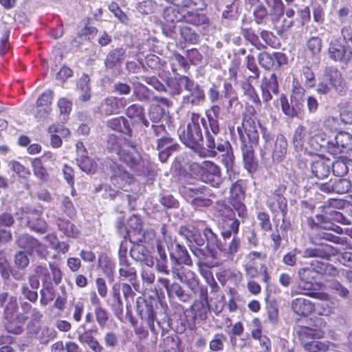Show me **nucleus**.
<instances>
[{"label":"nucleus","instance_id":"nucleus-1","mask_svg":"<svg viewBox=\"0 0 352 352\" xmlns=\"http://www.w3.org/2000/svg\"><path fill=\"white\" fill-rule=\"evenodd\" d=\"M220 112V107L216 104L205 111V116L198 112H189L186 128L179 135L181 141L192 149L198 148L204 141V133L206 147L213 148L215 137L221 132Z\"/></svg>","mask_w":352,"mask_h":352},{"label":"nucleus","instance_id":"nucleus-2","mask_svg":"<svg viewBox=\"0 0 352 352\" xmlns=\"http://www.w3.org/2000/svg\"><path fill=\"white\" fill-rule=\"evenodd\" d=\"M107 148L109 152L116 153L119 160L128 166L136 175H150L151 172V162L142 157L131 141L111 134L107 140Z\"/></svg>","mask_w":352,"mask_h":352},{"label":"nucleus","instance_id":"nucleus-3","mask_svg":"<svg viewBox=\"0 0 352 352\" xmlns=\"http://www.w3.org/2000/svg\"><path fill=\"white\" fill-rule=\"evenodd\" d=\"M331 89L340 96H346L349 91L348 83L343 74L337 67L334 66L325 67L316 91L320 94H327Z\"/></svg>","mask_w":352,"mask_h":352},{"label":"nucleus","instance_id":"nucleus-4","mask_svg":"<svg viewBox=\"0 0 352 352\" xmlns=\"http://www.w3.org/2000/svg\"><path fill=\"white\" fill-rule=\"evenodd\" d=\"M203 234L207 241V247L217 252V254L224 258L226 261L232 260L241 248V241L238 236H233L227 244L226 241H221L209 227L204 228Z\"/></svg>","mask_w":352,"mask_h":352},{"label":"nucleus","instance_id":"nucleus-5","mask_svg":"<svg viewBox=\"0 0 352 352\" xmlns=\"http://www.w3.org/2000/svg\"><path fill=\"white\" fill-rule=\"evenodd\" d=\"M305 95V89L298 79L293 77L290 96L291 104L284 94H281L279 97L280 104L284 114L290 118L297 116L304 106Z\"/></svg>","mask_w":352,"mask_h":352},{"label":"nucleus","instance_id":"nucleus-6","mask_svg":"<svg viewBox=\"0 0 352 352\" xmlns=\"http://www.w3.org/2000/svg\"><path fill=\"white\" fill-rule=\"evenodd\" d=\"M189 170L201 182L212 187L218 188L221 183V168L212 161L192 162L189 166Z\"/></svg>","mask_w":352,"mask_h":352},{"label":"nucleus","instance_id":"nucleus-7","mask_svg":"<svg viewBox=\"0 0 352 352\" xmlns=\"http://www.w3.org/2000/svg\"><path fill=\"white\" fill-rule=\"evenodd\" d=\"M182 192L186 198L190 199V205L197 210L212 206L213 204L212 199L215 197L212 190L204 185L198 186H182Z\"/></svg>","mask_w":352,"mask_h":352},{"label":"nucleus","instance_id":"nucleus-8","mask_svg":"<svg viewBox=\"0 0 352 352\" xmlns=\"http://www.w3.org/2000/svg\"><path fill=\"white\" fill-rule=\"evenodd\" d=\"M139 315L142 318L143 316L144 309H139ZM145 320L152 332H155V322H157L158 327L162 330V333H167L171 329V318H170L166 310L162 309L159 312L154 310L151 303L145 301Z\"/></svg>","mask_w":352,"mask_h":352},{"label":"nucleus","instance_id":"nucleus-9","mask_svg":"<svg viewBox=\"0 0 352 352\" xmlns=\"http://www.w3.org/2000/svg\"><path fill=\"white\" fill-rule=\"evenodd\" d=\"M245 191V181L241 179L232 183L229 189L228 203L236 211L238 217L242 219L248 217V208L244 203Z\"/></svg>","mask_w":352,"mask_h":352},{"label":"nucleus","instance_id":"nucleus-10","mask_svg":"<svg viewBox=\"0 0 352 352\" xmlns=\"http://www.w3.org/2000/svg\"><path fill=\"white\" fill-rule=\"evenodd\" d=\"M261 107L246 104L245 112L243 114L242 123L241 126L236 128L238 135H239V130L240 129L244 135H247L248 139L253 143H256L259 140L255 120L257 111H260Z\"/></svg>","mask_w":352,"mask_h":352},{"label":"nucleus","instance_id":"nucleus-11","mask_svg":"<svg viewBox=\"0 0 352 352\" xmlns=\"http://www.w3.org/2000/svg\"><path fill=\"white\" fill-rule=\"evenodd\" d=\"M239 139L241 143V150L243 157V166L248 173L250 174L255 173L258 168V161L255 155L254 147L258 144V142L253 143L248 139L247 135H244L239 129Z\"/></svg>","mask_w":352,"mask_h":352},{"label":"nucleus","instance_id":"nucleus-12","mask_svg":"<svg viewBox=\"0 0 352 352\" xmlns=\"http://www.w3.org/2000/svg\"><path fill=\"white\" fill-rule=\"evenodd\" d=\"M327 151L333 156L345 153L352 162V135L345 131L338 132L334 139L327 143Z\"/></svg>","mask_w":352,"mask_h":352},{"label":"nucleus","instance_id":"nucleus-13","mask_svg":"<svg viewBox=\"0 0 352 352\" xmlns=\"http://www.w3.org/2000/svg\"><path fill=\"white\" fill-rule=\"evenodd\" d=\"M287 187L284 184L278 185L274 192L266 199V206L272 214L280 212L282 214L283 223L285 222L287 213V200L284 197Z\"/></svg>","mask_w":352,"mask_h":352},{"label":"nucleus","instance_id":"nucleus-14","mask_svg":"<svg viewBox=\"0 0 352 352\" xmlns=\"http://www.w3.org/2000/svg\"><path fill=\"white\" fill-rule=\"evenodd\" d=\"M328 54L331 60L346 65L352 60V49L339 38L333 39L330 41Z\"/></svg>","mask_w":352,"mask_h":352},{"label":"nucleus","instance_id":"nucleus-15","mask_svg":"<svg viewBox=\"0 0 352 352\" xmlns=\"http://www.w3.org/2000/svg\"><path fill=\"white\" fill-rule=\"evenodd\" d=\"M199 299L194 300L190 307L194 319L205 321L210 311L208 288L205 285L199 287Z\"/></svg>","mask_w":352,"mask_h":352},{"label":"nucleus","instance_id":"nucleus-16","mask_svg":"<svg viewBox=\"0 0 352 352\" xmlns=\"http://www.w3.org/2000/svg\"><path fill=\"white\" fill-rule=\"evenodd\" d=\"M126 104L127 100L124 97L107 96L97 107V113L104 116L119 114Z\"/></svg>","mask_w":352,"mask_h":352},{"label":"nucleus","instance_id":"nucleus-17","mask_svg":"<svg viewBox=\"0 0 352 352\" xmlns=\"http://www.w3.org/2000/svg\"><path fill=\"white\" fill-rule=\"evenodd\" d=\"M203 246H190V249L193 255L198 259L197 266L204 265L207 267H215L221 265L223 262L226 261L224 258L219 256L215 251L209 249L208 256Z\"/></svg>","mask_w":352,"mask_h":352},{"label":"nucleus","instance_id":"nucleus-18","mask_svg":"<svg viewBox=\"0 0 352 352\" xmlns=\"http://www.w3.org/2000/svg\"><path fill=\"white\" fill-rule=\"evenodd\" d=\"M183 14L179 8L175 6L166 7L163 12L164 21L162 22V31L168 36H171L175 32L176 23L182 21Z\"/></svg>","mask_w":352,"mask_h":352},{"label":"nucleus","instance_id":"nucleus-19","mask_svg":"<svg viewBox=\"0 0 352 352\" xmlns=\"http://www.w3.org/2000/svg\"><path fill=\"white\" fill-rule=\"evenodd\" d=\"M320 131V126L317 123H314L309 129L307 144L311 153L318 154L322 152L327 148V143L329 142L326 140V134Z\"/></svg>","mask_w":352,"mask_h":352},{"label":"nucleus","instance_id":"nucleus-20","mask_svg":"<svg viewBox=\"0 0 352 352\" xmlns=\"http://www.w3.org/2000/svg\"><path fill=\"white\" fill-rule=\"evenodd\" d=\"M110 182L118 188L122 189L126 185H129L134 182V177L132 174L126 170L123 166L116 162H113L109 167Z\"/></svg>","mask_w":352,"mask_h":352},{"label":"nucleus","instance_id":"nucleus-21","mask_svg":"<svg viewBox=\"0 0 352 352\" xmlns=\"http://www.w3.org/2000/svg\"><path fill=\"white\" fill-rule=\"evenodd\" d=\"M171 272L173 276L185 283L193 293L199 292V287L202 285L199 284V278L193 271L185 269L183 266H173Z\"/></svg>","mask_w":352,"mask_h":352},{"label":"nucleus","instance_id":"nucleus-22","mask_svg":"<svg viewBox=\"0 0 352 352\" xmlns=\"http://www.w3.org/2000/svg\"><path fill=\"white\" fill-rule=\"evenodd\" d=\"M318 188L327 194H344L352 191V183L351 180L344 178L330 179L327 182L320 184Z\"/></svg>","mask_w":352,"mask_h":352},{"label":"nucleus","instance_id":"nucleus-23","mask_svg":"<svg viewBox=\"0 0 352 352\" xmlns=\"http://www.w3.org/2000/svg\"><path fill=\"white\" fill-rule=\"evenodd\" d=\"M180 148L178 143L174 142V139L169 133L157 139L156 149L159 151V158L162 162H165L169 156Z\"/></svg>","mask_w":352,"mask_h":352},{"label":"nucleus","instance_id":"nucleus-24","mask_svg":"<svg viewBox=\"0 0 352 352\" xmlns=\"http://www.w3.org/2000/svg\"><path fill=\"white\" fill-rule=\"evenodd\" d=\"M54 92L51 89L43 91L37 98L33 114L36 118L47 117L52 111Z\"/></svg>","mask_w":352,"mask_h":352},{"label":"nucleus","instance_id":"nucleus-25","mask_svg":"<svg viewBox=\"0 0 352 352\" xmlns=\"http://www.w3.org/2000/svg\"><path fill=\"white\" fill-rule=\"evenodd\" d=\"M157 283L161 288L166 289L168 297L177 296L178 299L183 302H188L191 296L186 293L182 285L177 283H173L170 284V281L168 278L165 277H159L157 279Z\"/></svg>","mask_w":352,"mask_h":352},{"label":"nucleus","instance_id":"nucleus-26","mask_svg":"<svg viewBox=\"0 0 352 352\" xmlns=\"http://www.w3.org/2000/svg\"><path fill=\"white\" fill-rule=\"evenodd\" d=\"M126 57V50L123 47L112 49L107 53L104 60V67L107 70L120 71Z\"/></svg>","mask_w":352,"mask_h":352},{"label":"nucleus","instance_id":"nucleus-27","mask_svg":"<svg viewBox=\"0 0 352 352\" xmlns=\"http://www.w3.org/2000/svg\"><path fill=\"white\" fill-rule=\"evenodd\" d=\"M296 294H303L314 298L320 299L322 301L320 304H318L317 306H320L322 310H319L318 314L320 315L327 316L330 313L329 306L328 302L329 301V296L324 292H313L312 288L310 287H298L296 290L293 291Z\"/></svg>","mask_w":352,"mask_h":352},{"label":"nucleus","instance_id":"nucleus-28","mask_svg":"<svg viewBox=\"0 0 352 352\" xmlns=\"http://www.w3.org/2000/svg\"><path fill=\"white\" fill-rule=\"evenodd\" d=\"M337 254L338 249L327 243H320L315 248H306L304 251L305 257H319L327 261Z\"/></svg>","mask_w":352,"mask_h":352},{"label":"nucleus","instance_id":"nucleus-29","mask_svg":"<svg viewBox=\"0 0 352 352\" xmlns=\"http://www.w3.org/2000/svg\"><path fill=\"white\" fill-rule=\"evenodd\" d=\"M261 95L264 102H268L272 99L273 94L278 92V82L275 74H272L269 78L263 76L260 85Z\"/></svg>","mask_w":352,"mask_h":352},{"label":"nucleus","instance_id":"nucleus-30","mask_svg":"<svg viewBox=\"0 0 352 352\" xmlns=\"http://www.w3.org/2000/svg\"><path fill=\"white\" fill-rule=\"evenodd\" d=\"M292 311L301 317H307L314 313L316 305L311 300L304 298H296L291 302Z\"/></svg>","mask_w":352,"mask_h":352},{"label":"nucleus","instance_id":"nucleus-31","mask_svg":"<svg viewBox=\"0 0 352 352\" xmlns=\"http://www.w3.org/2000/svg\"><path fill=\"white\" fill-rule=\"evenodd\" d=\"M271 148H272V161L275 163L282 162L287 153V141L286 138L282 134H278L276 136L273 147Z\"/></svg>","mask_w":352,"mask_h":352},{"label":"nucleus","instance_id":"nucleus-32","mask_svg":"<svg viewBox=\"0 0 352 352\" xmlns=\"http://www.w3.org/2000/svg\"><path fill=\"white\" fill-rule=\"evenodd\" d=\"M217 278L223 286L228 283L229 286L239 287L243 280V274L240 271L230 270L217 273Z\"/></svg>","mask_w":352,"mask_h":352},{"label":"nucleus","instance_id":"nucleus-33","mask_svg":"<svg viewBox=\"0 0 352 352\" xmlns=\"http://www.w3.org/2000/svg\"><path fill=\"white\" fill-rule=\"evenodd\" d=\"M312 174L320 179L326 178L330 172V160L318 155L316 160L311 162Z\"/></svg>","mask_w":352,"mask_h":352},{"label":"nucleus","instance_id":"nucleus-34","mask_svg":"<svg viewBox=\"0 0 352 352\" xmlns=\"http://www.w3.org/2000/svg\"><path fill=\"white\" fill-rule=\"evenodd\" d=\"M41 212L36 210L28 212L27 225L30 230L43 234L47 230V225L45 220L41 218Z\"/></svg>","mask_w":352,"mask_h":352},{"label":"nucleus","instance_id":"nucleus-35","mask_svg":"<svg viewBox=\"0 0 352 352\" xmlns=\"http://www.w3.org/2000/svg\"><path fill=\"white\" fill-rule=\"evenodd\" d=\"M170 256L171 260L177 266H182L183 264L190 267L193 264L188 250L179 243L175 245V249L173 252H170Z\"/></svg>","mask_w":352,"mask_h":352},{"label":"nucleus","instance_id":"nucleus-36","mask_svg":"<svg viewBox=\"0 0 352 352\" xmlns=\"http://www.w3.org/2000/svg\"><path fill=\"white\" fill-rule=\"evenodd\" d=\"M107 126L111 130L132 136L133 131L129 121L124 116H119L109 119L107 122Z\"/></svg>","mask_w":352,"mask_h":352},{"label":"nucleus","instance_id":"nucleus-37","mask_svg":"<svg viewBox=\"0 0 352 352\" xmlns=\"http://www.w3.org/2000/svg\"><path fill=\"white\" fill-rule=\"evenodd\" d=\"M125 114L129 118L141 122L145 127H148L150 125L149 121L145 116L144 108L141 104H132L129 105L125 110Z\"/></svg>","mask_w":352,"mask_h":352},{"label":"nucleus","instance_id":"nucleus-38","mask_svg":"<svg viewBox=\"0 0 352 352\" xmlns=\"http://www.w3.org/2000/svg\"><path fill=\"white\" fill-rule=\"evenodd\" d=\"M240 221L237 218L233 219L221 220V235L224 240L229 239L233 234V236H237L239 231Z\"/></svg>","mask_w":352,"mask_h":352},{"label":"nucleus","instance_id":"nucleus-39","mask_svg":"<svg viewBox=\"0 0 352 352\" xmlns=\"http://www.w3.org/2000/svg\"><path fill=\"white\" fill-rule=\"evenodd\" d=\"M297 335L300 342L305 343L310 339H320L324 337V332L318 329L311 328L307 326H300L297 330Z\"/></svg>","mask_w":352,"mask_h":352},{"label":"nucleus","instance_id":"nucleus-40","mask_svg":"<svg viewBox=\"0 0 352 352\" xmlns=\"http://www.w3.org/2000/svg\"><path fill=\"white\" fill-rule=\"evenodd\" d=\"M6 320L5 327L8 332L16 335L21 334L23 331V325L27 317L23 314H19L18 316L13 317V318H5Z\"/></svg>","mask_w":352,"mask_h":352},{"label":"nucleus","instance_id":"nucleus-41","mask_svg":"<svg viewBox=\"0 0 352 352\" xmlns=\"http://www.w3.org/2000/svg\"><path fill=\"white\" fill-rule=\"evenodd\" d=\"M216 204V211L221 221L224 219H233L236 218V211L230 204L228 205L226 203V200L217 201Z\"/></svg>","mask_w":352,"mask_h":352},{"label":"nucleus","instance_id":"nucleus-42","mask_svg":"<svg viewBox=\"0 0 352 352\" xmlns=\"http://www.w3.org/2000/svg\"><path fill=\"white\" fill-rule=\"evenodd\" d=\"M131 242L133 243L130 250L131 257L137 261L146 262L148 257V247L136 240H132Z\"/></svg>","mask_w":352,"mask_h":352},{"label":"nucleus","instance_id":"nucleus-43","mask_svg":"<svg viewBox=\"0 0 352 352\" xmlns=\"http://www.w3.org/2000/svg\"><path fill=\"white\" fill-rule=\"evenodd\" d=\"M182 22L199 26L208 23V19L206 14L199 13L197 11H188L183 14Z\"/></svg>","mask_w":352,"mask_h":352},{"label":"nucleus","instance_id":"nucleus-44","mask_svg":"<svg viewBox=\"0 0 352 352\" xmlns=\"http://www.w3.org/2000/svg\"><path fill=\"white\" fill-rule=\"evenodd\" d=\"M262 138L264 140L263 148L260 149V156L264 158L267 151L270 150L275 141L274 135L266 127L259 124Z\"/></svg>","mask_w":352,"mask_h":352},{"label":"nucleus","instance_id":"nucleus-45","mask_svg":"<svg viewBox=\"0 0 352 352\" xmlns=\"http://www.w3.org/2000/svg\"><path fill=\"white\" fill-rule=\"evenodd\" d=\"M309 131H307L305 126L303 125H298L294 130L292 136V144L296 150H302L304 147V144L308 139Z\"/></svg>","mask_w":352,"mask_h":352},{"label":"nucleus","instance_id":"nucleus-46","mask_svg":"<svg viewBox=\"0 0 352 352\" xmlns=\"http://www.w3.org/2000/svg\"><path fill=\"white\" fill-rule=\"evenodd\" d=\"M250 80L248 79V80L242 82L241 89L243 90V93L254 104L257 106H262V102L257 94V91L250 82Z\"/></svg>","mask_w":352,"mask_h":352},{"label":"nucleus","instance_id":"nucleus-47","mask_svg":"<svg viewBox=\"0 0 352 352\" xmlns=\"http://www.w3.org/2000/svg\"><path fill=\"white\" fill-rule=\"evenodd\" d=\"M188 92V94L184 97V100L192 105H199L206 98L205 92L200 85L196 86Z\"/></svg>","mask_w":352,"mask_h":352},{"label":"nucleus","instance_id":"nucleus-48","mask_svg":"<svg viewBox=\"0 0 352 352\" xmlns=\"http://www.w3.org/2000/svg\"><path fill=\"white\" fill-rule=\"evenodd\" d=\"M31 165L34 175L41 182V183H44L48 181L49 174L41 158L34 159L31 162Z\"/></svg>","mask_w":352,"mask_h":352},{"label":"nucleus","instance_id":"nucleus-49","mask_svg":"<svg viewBox=\"0 0 352 352\" xmlns=\"http://www.w3.org/2000/svg\"><path fill=\"white\" fill-rule=\"evenodd\" d=\"M90 78L88 74H83L77 83V87L82 92L80 96V100L86 102L90 100L91 98V87H90Z\"/></svg>","mask_w":352,"mask_h":352},{"label":"nucleus","instance_id":"nucleus-50","mask_svg":"<svg viewBox=\"0 0 352 352\" xmlns=\"http://www.w3.org/2000/svg\"><path fill=\"white\" fill-rule=\"evenodd\" d=\"M79 168L87 174L95 173L98 168L97 162L87 155H82L79 160H77Z\"/></svg>","mask_w":352,"mask_h":352},{"label":"nucleus","instance_id":"nucleus-51","mask_svg":"<svg viewBox=\"0 0 352 352\" xmlns=\"http://www.w3.org/2000/svg\"><path fill=\"white\" fill-rule=\"evenodd\" d=\"M267 258V254L264 252L250 251L246 254L243 262V266L248 267H258L256 261H263Z\"/></svg>","mask_w":352,"mask_h":352},{"label":"nucleus","instance_id":"nucleus-52","mask_svg":"<svg viewBox=\"0 0 352 352\" xmlns=\"http://www.w3.org/2000/svg\"><path fill=\"white\" fill-rule=\"evenodd\" d=\"M349 157H339L331 164L332 172L334 175L343 177L349 173Z\"/></svg>","mask_w":352,"mask_h":352},{"label":"nucleus","instance_id":"nucleus-53","mask_svg":"<svg viewBox=\"0 0 352 352\" xmlns=\"http://www.w3.org/2000/svg\"><path fill=\"white\" fill-rule=\"evenodd\" d=\"M300 280L305 285H309V287L313 286V283L318 278L316 272H315L310 266L300 268L298 272Z\"/></svg>","mask_w":352,"mask_h":352},{"label":"nucleus","instance_id":"nucleus-54","mask_svg":"<svg viewBox=\"0 0 352 352\" xmlns=\"http://www.w3.org/2000/svg\"><path fill=\"white\" fill-rule=\"evenodd\" d=\"M58 228L62 230L65 235L69 237H76L79 231L76 226L70 221L64 218H59L57 223Z\"/></svg>","mask_w":352,"mask_h":352},{"label":"nucleus","instance_id":"nucleus-55","mask_svg":"<svg viewBox=\"0 0 352 352\" xmlns=\"http://www.w3.org/2000/svg\"><path fill=\"white\" fill-rule=\"evenodd\" d=\"M329 341L322 342L314 340L304 343L303 348L307 352H325L329 349Z\"/></svg>","mask_w":352,"mask_h":352},{"label":"nucleus","instance_id":"nucleus-56","mask_svg":"<svg viewBox=\"0 0 352 352\" xmlns=\"http://www.w3.org/2000/svg\"><path fill=\"white\" fill-rule=\"evenodd\" d=\"M60 210L63 216L73 219L76 215V210L70 198L67 196L63 197L60 204Z\"/></svg>","mask_w":352,"mask_h":352},{"label":"nucleus","instance_id":"nucleus-57","mask_svg":"<svg viewBox=\"0 0 352 352\" xmlns=\"http://www.w3.org/2000/svg\"><path fill=\"white\" fill-rule=\"evenodd\" d=\"M18 302L17 298L14 296H12L8 298L4 310V318H13V317L18 316L20 314L18 313Z\"/></svg>","mask_w":352,"mask_h":352},{"label":"nucleus","instance_id":"nucleus-58","mask_svg":"<svg viewBox=\"0 0 352 352\" xmlns=\"http://www.w3.org/2000/svg\"><path fill=\"white\" fill-rule=\"evenodd\" d=\"M226 336L222 333H216L209 342V349L211 351H222L224 349V342L226 341Z\"/></svg>","mask_w":352,"mask_h":352},{"label":"nucleus","instance_id":"nucleus-59","mask_svg":"<svg viewBox=\"0 0 352 352\" xmlns=\"http://www.w3.org/2000/svg\"><path fill=\"white\" fill-rule=\"evenodd\" d=\"M37 241L38 239L28 234H22L16 239V243L19 248L30 252L35 247Z\"/></svg>","mask_w":352,"mask_h":352},{"label":"nucleus","instance_id":"nucleus-60","mask_svg":"<svg viewBox=\"0 0 352 352\" xmlns=\"http://www.w3.org/2000/svg\"><path fill=\"white\" fill-rule=\"evenodd\" d=\"M241 33L245 39L253 45L256 49L262 50L266 47L265 45L261 43L258 36L252 29L242 28Z\"/></svg>","mask_w":352,"mask_h":352},{"label":"nucleus","instance_id":"nucleus-61","mask_svg":"<svg viewBox=\"0 0 352 352\" xmlns=\"http://www.w3.org/2000/svg\"><path fill=\"white\" fill-rule=\"evenodd\" d=\"M94 314L96 322L100 328L102 329L107 326L110 314L106 308L102 306L94 307Z\"/></svg>","mask_w":352,"mask_h":352},{"label":"nucleus","instance_id":"nucleus-62","mask_svg":"<svg viewBox=\"0 0 352 352\" xmlns=\"http://www.w3.org/2000/svg\"><path fill=\"white\" fill-rule=\"evenodd\" d=\"M128 230L133 234H140L143 230V221L139 214H132L127 220Z\"/></svg>","mask_w":352,"mask_h":352},{"label":"nucleus","instance_id":"nucleus-63","mask_svg":"<svg viewBox=\"0 0 352 352\" xmlns=\"http://www.w3.org/2000/svg\"><path fill=\"white\" fill-rule=\"evenodd\" d=\"M306 47L311 56H318L322 47V39L319 36H311L307 41Z\"/></svg>","mask_w":352,"mask_h":352},{"label":"nucleus","instance_id":"nucleus-64","mask_svg":"<svg viewBox=\"0 0 352 352\" xmlns=\"http://www.w3.org/2000/svg\"><path fill=\"white\" fill-rule=\"evenodd\" d=\"M56 336V333L53 329H51L48 327H41L37 334H35V337L41 344H47L50 340L54 339Z\"/></svg>","mask_w":352,"mask_h":352}]
</instances>
